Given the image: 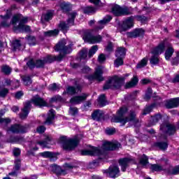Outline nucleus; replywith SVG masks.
<instances>
[{"label":"nucleus","instance_id":"nucleus-22","mask_svg":"<svg viewBox=\"0 0 179 179\" xmlns=\"http://www.w3.org/2000/svg\"><path fill=\"white\" fill-rule=\"evenodd\" d=\"M54 118H55V110H54V109H51L48 113V117L44 124L47 125H51L54 121Z\"/></svg>","mask_w":179,"mask_h":179},{"label":"nucleus","instance_id":"nucleus-24","mask_svg":"<svg viewBox=\"0 0 179 179\" xmlns=\"http://www.w3.org/2000/svg\"><path fill=\"white\" fill-rule=\"evenodd\" d=\"M145 34V31L143 29H136L132 32L127 34L128 37H139V36H143Z\"/></svg>","mask_w":179,"mask_h":179},{"label":"nucleus","instance_id":"nucleus-51","mask_svg":"<svg viewBox=\"0 0 179 179\" xmlns=\"http://www.w3.org/2000/svg\"><path fill=\"white\" fill-rule=\"evenodd\" d=\"M5 114V112L0 113V124H9L10 122V119L9 118H2V115Z\"/></svg>","mask_w":179,"mask_h":179},{"label":"nucleus","instance_id":"nucleus-48","mask_svg":"<svg viewBox=\"0 0 179 179\" xmlns=\"http://www.w3.org/2000/svg\"><path fill=\"white\" fill-rule=\"evenodd\" d=\"M153 107H156V104H152L150 106H146L145 108L143 110V115H146V114H149L152 110H153Z\"/></svg>","mask_w":179,"mask_h":179},{"label":"nucleus","instance_id":"nucleus-57","mask_svg":"<svg viewBox=\"0 0 179 179\" xmlns=\"http://www.w3.org/2000/svg\"><path fill=\"white\" fill-rule=\"evenodd\" d=\"M104 61H106V55L104 54L99 55V56L98 57V62L100 64H103Z\"/></svg>","mask_w":179,"mask_h":179},{"label":"nucleus","instance_id":"nucleus-42","mask_svg":"<svg viewBox=\"0 0 179 179\" xmlns=\"http://www.w3.org/2000/svg\"><path fill=\"white\" fill-rule=\"evenodd\" d=\"M149 158L145 155L142 156V157L140 159V164L143 166V167H146V165L149 164Z\"/></svg>","mask_w":179,"mask_h":179},{"label":"nucleus","instance_id":"nucleus-16","mask_svg":"<svg viewBox=\"0 0 179 179\" xmlns=\"http://www.w3.org/2000/svg\"><path fill=\"white\" fill-rule=\"evenodd\" d=\"M119 164L122 167V171H126L129 164H136V161L132 157L123 158L119 160Z\"/></svg>","mask_w":179,"mask_h":179},{"label":"nucleus","instance_id":"nucleus-63","mask_svg":"<svg viewBox=\"0 0 179 179\" xmlns=\"http://www.w3.org/2000/svg\"><path fill=\"white\" fill-rule=\"evenodd\" d=\"M90 71H92V69L90 68H89V66H85L83 69H82V72L83 73H89L90 72Z\"/></svg>","mask_w":179,"mask_h":179},{"label":"nucleus","instance_id":"nucleus-54","mask_svg":"<svg viewBox=\"0 0 179 179\" xmlns=\"http://www.w3.org/2000/svg\"><path fill=\"white\" fill-rule=\"evenodd\" d=\"M41 156L43 157H54V153L48 151H45L41 153Z\"/></svg>","mask_w":179,"mask_h":179},{"label":"nucleus","instance_id":"nucleus-29","mask_svg":"<svg viewBox=\"0 0 179 179\" xmlns=\"http://www.w3.org/2000/svg\"><path fill=\"white\" fill-rule=\"evenodd\" d=\"M125 54H127L125 48H117L115 52V57L124 59L125 57Z\"/></svg>","mask_w":179,"mask_h":179},{"label":"nucleus","instance_id":"nucleus-8","mask_svg":"<svg viewBox=\"0 0 179 179\" xmlns=\"http://www.w3.org/2000/svg\"><path fill=\"white\" fill-rule=\"evenodd\" d=\"M135 19H136L138 22H141L142 23H146V22H148V17L143 15L129 17L122 22L121 25V29L123 30V31L134 27V20H135Z\"/></svg>","mask_w":179,"mask_h":179},{"label":"nucleus","instance_id":"nucleus-43","mask_svg":"<svg viewBox=\"0 0 179 179\" xmlns=\"http://www.w3.org/2000/svg\"><path fill=\"white\" fill-rule=\"evenodd\" d=\"M148 65V58L144 57L136 66L137 69H141V68H144Z\"/></svg>","mask_w":179,"mask_h":179},{"label":"nucleus","instance_id":"nucleus-26","mask_svg":"<svg viewBox=\"0 0 179 179\" xmlns=\"http://www.w3.org/2000/svg\"><path fill=\"white\" fill-rule=\"evenodd\" d=\"M179 106V98H176L174 99L170 100L166 102V108H174V107H178Z\"/></svg>","mask_w":179,"mask_h":179},{"label":"nucleus","instance_id":"nucleus-20","mask_svg":"<svg viewBox=\"0 0 179 179\" xmlns=\"http://www.w3.org/2000/svg\"><path fill=\"white\" fill-rule=\"evenodd\" d=\"M88 94H83L81 96H76L70 99V103L71 104H80L83 103L86 99H87Z\"/></svg>","mask_w":179,"mask_h":179},{"label":"nucleus","instance_id":"nucleus-52","mask_svg":"<svg viewBox=\"0 0 179 179\" xmlns=\"http://www.w3.org/2000/svg\"><path fill=\"white\" fill-rule=\"evenodd\" d=\"M27 41L30 45H36L37 44V40H36V37L34 36H28Z\"/></svg>","mask_w":179,"mask_h":179},{"label":"nucleus","instance_id":"nucleus-2","mask_svg":"<svg viewBox=\"0 0 179 179\" xmlns=\"http://www.w3.org/2000/svg\"><path fill=\"white\" fill-rule=\"evenodd\" d=\"M66 44H68L66 40L62 39L55 45V50L60 53L59 56L48 55L43 60L38 59L36 62L31 59L27 63V65L30 69H33L35 66H36V68H43L45 64H51V62H54V61H61L66 54L72 52V43L67 45Z\"/></svg>","mask_w":179,"mask_h":179},{"label":"nucleus","instance_id":"nucleus-7","mask_svg":"<svg viewBox=\"0 0 179 179\" xmlns=\"http://www.w3.org/2000/svg\"><path fill=\"white\" fill-rule=\"evenodd\" d=\"M166 43H167V39H165L163 42H161L157 47L152 49L151 52L152 56L150 59L151 65H157V64H159V55L164 52Z\"/></svg>","mask_w":179,"mask_h":179},{"label":"nucleus","instance_id":"nucleus-14","mask_svg":"<svg viewBox=\"0 0 179 179\" xmlns=\"http://www.w3.org/2000/svg\"><path fill=\"white\" fill-rule=\"evenodd\" d=\"M30 129V126L28 124L20 125V124H14L11 125L8 129L9 132H12L13 134H26V132L29 131Z\"/></svg>","mask_w":179,"mask_h":179},{"label":"nucleus","instance_id":"nucleus-41","mask_svg":"<svg viewBox=\"0 0 179 179\" xmlns=\"http://www.w3.org/2000/svg\"><path fill=\"white\" fill-rule=\"evenodd\" d=\"M52 16H54V10H48L43 17L45 19L46 22L51 20L52 19Z\"/></svg>","mask_w":179,"mask_h":179},{"label":"nucleus","instance_id":"nucleus-47","mask_svg":"<svg viewBox=\"0 0 179 179\" xmlns=\"http://www.w3.org/2000/svg\"><path fill=\"white\" fill-rule=\"evenodd\" d=\"M87 52H89V50H87V48H83L80 52V59H86V58L87 57Z\"/></svg>","mask_w":179,"mask_h":179},{"label":"nucleus","instance_id":"nucleus-56","mask_svg":"<svg viewBox=\"0 0 179 179\" xmlns=\"http://www.w3.org/2000/svg\"><path fill=\"white\" fill-rule=\"evenodd\" d=\"M8 93H9V90L6 89V88H3L2 90H0V97H6V94H8Z\"/></svg>","mask_w":179,"mask_h":179},{"label":"nucleus","instance_id":"nucleus-3","mask_svg":"<svg viewBox=\"0 0 179 179\" xmlns=\"http://www.w3.org/2000/svg\"><path fill=\"white\" fill-rule=\"evenodd\" d=\"M111 19H113L112 16L106 15L102 20L99 21L98 26L96 27L94 30H84L81 31V35L85 43H90V44H96L97 43H101L103 38L100 35H94V31H98V30L104 29V26H106V24H107V23L109 22H111Z\"/></svg>","mask_w":179,"mask_h":179},{"label":"nucleus","instance_id":"nucleus-58","mask_svg":"<svg viewBox=\"0 0 179 179\" xmlns=\"http://www.w3.org/2000/svg\"><path fill=\"white\" fill-rule=\"evenodd\" d=\"M106 134L107 135H114V134H115V128L106 129Z\"/></svg>","mask_w":179,"mask_h":179},{"label":"nucleus","instance_id":"nucleus-9","mask_svg":"<svg viewBox=\"0 0 179 179\" xmlns=\"http://www.w3.org/2000/svg\"><path fill=\"white\" fill-rule=\"evenodd\" d=\"M78 165L76 164H65L64 165V169H62L61 166L52 164L51 165L52 171L55 173L57 176H65L68 171L73 170V169H77Z\"/></svg>","mask_w":179,"mask_h":179},{"label":"nucleus","instance_id":"nucleus-38","mask_svg":"<svg viewBox=\"0 0 179 179\" xmlns=\"http://www.w3.org/2000/svg\"><path fill=\"white\" fill-rule=\"evenodd\" d=\"M13 48L14 51H20V50H22V45L20 44V41H14L13 42Z\"/></svg>","mask_w":179,"mask_h":179},{"label":"nucleus","instance_id":"nucleus-64","mask_svg":"<svg viewBox=\"0 0 179 179\" xmlns=\"http://www.w3.org/2000/svg\"><path fill=\"white\" fill-rule=\"evenodd\" d=\"M172 64L173 65H177V64H179V52H177L176 57L172 61Z\"/></svg>","mask_w":179,"mask_h":179},{"label":"nucleus","instance_id":"nucleus-37","mask_svg":"<svg viewBox=\"0 0 179 179\" xmlns=\"http://www.w3.org/2000/svg\"><path fill=\"white\" fill-rule=\"evenodd\" d=\"M59 34V30L55 29V30H50V31L44 32V36H46L48 37H51V36L54 37L55 36H58Z\"/></svg>","mask_w":179,"mask_h":179},{"label":"nucleus","instance_id":"nucleus-27","mask_svg":"<svg viewBox=\"0 0 179 179\" xmlns=\"http://www.w3.org/2000/svg\"><path fill=\"white\" fill-rule=\"evenodd\" d=\"M20 85V83H19V80H17L12 81L10 79H6L4 81V86H12L15 89L19 87Z\"/></svg>","mask_w":179,"mask_h":179},{"label":"nucleus","instance_id":"nucleus-1","mask_svg":"<svg viewBox=\"0 0 179 179\" xmlns=\"http://www.w3.org/2000/svg\"><path fill=\"white\" fill-rule=\"evenodd\" d=\"M17 9V6L16 4H13L9 9L6 10V15H0L2 19L1 26L3 27H9L10 24L14 26V31H20V33H29L30 31V27L25 25V23L29 22V17H23L21 14H17L14 15L11 20L10 16H12V10H15Z\"/></svg>","mask_w":179,"mask_h":179},{"label":"nucleus","instance_id":"nucleus-49","mask_svg":"<svg viewBox=\"0 0 179 179\" xmlns=\"http://www.w3.org/2000/svg\"><path fill=\"white\" fill-rule=\"evenodd\" d=\"M22 79L25 86H29V85H31V78H30L29 76H24L22 77Z\"/></svg>","mask_w":179,"mask_h":179},{"label":"nucleus","instance_id":"nucleus-60","mask_svg":"<svg viewBox=\"0 0 179 179\" xmlns=\"http://www.w3.org/2000/svg\"><path fill=\"white\" fill-rule=\"evenodd\" d=\"M171 174H173V176H177V174H179V166L173 168L171 172Z\"/></svg>","mask_w":179,"mask_h":179},{"label":"nucleus","instance_id":"nucleus-25","mask_svg":"<svg viewBox=\"0 0 179 179\" xmlns=\"http://www.w3.org/2000/svg\"><path fill=\"white\" fill-rule=\"evenodd\" d=\"M37 144L41 146V148H48L47 145H52V141L51 137L47 136L45 138V141H38Z\"/></svg>","mask_w":179,"mask_h":179},{"label":"nucleus","instance_id":"nucleus-6","mask_svg":"<svg viewBox=\"0 0 179 179\" xmlns=\"http://www.w3.org/2000/svg\"><path fill=\"white\" fill-rule=\"evenodd\" d=\"M125 78L122 76H114L104 85L103 90L108 89H120L121 86L124 85Z\"/></svg>","mask_w":179,"mask_h":179},{"label":"nucleus","instance_id":"nucleus-30","mask_svg":"<svg viewBox=\"0 0 179 179\" xmlns=\"http://www.w3.org/2000/svg\"><path fill=\"white\" fill-rule=\"evenodd\" d=\"M15 170L14 171L9 173V176H13V177H16L17 176V171L20 169V159H17L15 161Z\"/></svg>","mask_w":179,"mask_h":179},{"label":"nucleus","instance_id":"nucleus-5","mask_svg":"<svg viewBox=\"0 0 179 179\" xmlns=\"http://www.w3.org/2000/svg\"><path fill=\"white\" fill-rule=\"evenodd\" d=\"M31 103L38 107H45L47 106V102H45V101L42 98H40L39 96L34 97L31 101H27L24 103V108L20 115L21 120H24V118H27L29 115V113H30V108L31 107Z\"/></svg>","mask_w":179,"mask_h":179},{"label":"nucleus","instance_id":"nucleus-4","mask_svg":"<svg viewBox=\"0 0 179 179\" xmlns=\"http://www.w3.org/2000/svg\"><path fill=\"white\" fill-rule=\"evenodd\" d=\"M127 113H128V108L126 106L122 107L117 113L118 116H113L112 117V122H120L122 125L127 124V122H133L134 124L139 122V120L136 119V114L134 111H130L128 117L122 118Z\"/></svg>","mask_w":179,"mask_h":179},{"label":"nucleus","instance_id":"nucleus-59","mask_svg":"<svg viewBox=\"0 0 179 179\" xmlns=\"http://www.w3.org/2000/svg\"><path fill=\"white\" fill-rule=\"evenodd\" d=\"M36 131L38 132V134H43V132H45V127H44V126H39L36 129Z\"/></svg>","mask_w":179,"mask_h":179},{"label":"nucleus","instance_id":"nucleus-13","mask_svg":"<svg viewBox=\"0 0 179 179\" xmlns=\"http://www.w3.org/2000/svg\"><path fill=\"white\" fill-rule=\"evenodd\" d=\"M87 79H88L90 82H93V80H98L99 82H101L104 80V78L103 77V66H98L95 69L94 75L87 76Z\"/></svg>","mask_w":179,"mask_h":179},{"label":"nucleus","instance_id":"nucleus-19","mask_svg":"<svg viewBox=\"0 0 179 179\" xmlns=\"http://www.w3.org/2000/svg\"><path fill=\"white\" fill-rule=\"evenodd\" d=\"M83 156H101L103 152L100 149L92 147L90 150H85L81 152Z\"/></svg>","mask_w":179,"mask_h":179},{"label":"nucleus","instance_id":"nucleus-55","mask_svg":"<svg viewBox=\"0 0 179 179\" xmlns=\"http://www.w3.org/2000/svg\"><path fill=\"white\" fill-rule=\"evenodd\" d=\"M152 88H148L145 92V99L149 100V99H150V96H152Z\"/></svg>","mask_w":179,"mask_h":179},{"label":"nucleus","instance_id":"nucleus-44","mask_svg":"<svg viewBox=\"0 0 179 179\" xmlns=\"http://www.w3.org/2000/svg\"><path fill=\"white\" fill-rule=\"evenodd\" d=\"M1 72H3V73H5V75H10V72H12V69L8 65H4L1 67Z\"/></svg>","mask_w":179,"mask_h":179},{"label":"nucleus","instance_id":"nucleus-32","mask_svg":"<svg viewBox=\"0 0 179 179\" xmlns=\"http://www.w3.org/2000/svg\"><path fill=\"white\" fill-rule=\"evenodd\" d=\"M154 146L159 148L161 150H166L169 148V143L167 142H157L154 143Z\"/></svg>","mask_w":179,"mask_h":179},{"label":"nucleus","instance_id":"nucleus-31","mask_svg":"<svg viewBox=\"0 0 179 179\" xmlns=\"http://www.w3.org/2000/svg\"><path fill=\"white\" fill-rule=\"evenodd\" d=\"M160 120H162V115L160 114H157L153 117H151V119L150 120V124H149L148 127H151V125H155V124H157V122H159Z\"/></svg>","mask_w":179,"mask_h":179},{"label":"nucleus","instance_id":"nucleus-18","mask_svg":"<svg viewBox=\"0 0 179 179\" xmlns=\"http://www.w3.org/2000/svg\"><path fill=\"white\" fill-rule=\"evenodd\" d=\"M119 148H121V143L117 141H106L102 145V149L103 150H115Z\"/></svg>","mask_w":179,"mask_h":179},{"label":"nucleus","instance_id":"nucleus-39","mask_svg":"<svg viewBox=\"0 0 179 179\" xmlns=\"http://www.w3.org/2000/svg\"><path fill=\"white\" fill-rule=\"evenodd\" d=\"M173 54H174V49L171 47L168 48L165 52V58L166 59H170Z\"/></svg>","mask_w":179,"mask_h":179},{"label":"nucleus","instance_id":"nucleus-45","mask_svg":"<svg viewBox=\"0 0 179 179\" xmlns=\"http://www.w3.org/2000/svg\"><path fill=\"white\" fill-rule=\"evenodd\" d=\"M97 50H99V47L97 45L92 46L88 52L89 57L91 58V57H93L96 52H97Z\"/></svg>","mask_w":179,"mask_h":179},{"label":"nucleus","instance_id":"nucleus-62","mask_svg":"<svg viewBox=\"0 0 179 179\" xmlns=\"http://www.w3.org/2000/svg\"><path fill=\"white\" fill-rule=\"evenodd\" d=\"M13 153L14 156L17 157L20 155L21 151L20 149L19 148H14L13 150Z\"/></svg>","mask_w":179,"mask_h":179},{"label":"nucleus","instance_id":"nucleus-33","mask_svg":"<svg viewBox=\"0 0 179 179\" xmlns=\"http://www.w3.org/2000/svg\"><path fill=\"white\" fill-rule=\"evenodd\" d=\"M66 99L62 98L60 95H55L50 99V103H62Z\"/></svg>","mask_w":179,"mask_h":179},{"label":"nucleus","instance_id":"nucleus-34","mask_svg":"<svg viewBox=\"0 0 179 179\" xmlns=\"http://www.w3.org/2000/svg\"><path fill=\"white\" fill-rule=\"evenodd\" d=\"M83 10L84 13H86L87 15H93V13H96V8L94 7L87 6L83 8Z\"/></svg>","mask_w":179,"mask_h":179},{"label":"nucleus","instance_id":"nucleus-35","mask_svg":"<svg viewBox=\"0 0 179 179\" xmlns=\"http://www.w3.org/2000/svg\"><path fill=\"white\" fill-rule=\"evenodd\" d=\"M60 8L63 12H69L71 10V3L62 2L60 3Z\"/></svg>","mask_w":179,"mask_h":179},{"label":"nucleus","instance_id":"nucleus-12","mask_svg":"<svg viewBox=\"0 0 179 179\" xmlns=\"http://www.w3.org/2000/svg\"><path fill=\"white\" fill-rule=\"evenodd\" d=\"M76 12H72L69 13L67 20V23L65 22H61L59 24V27L60 30H62L64 32L66 31L71 26H73L75 24V17H76Z\"/></svg>","mask_w":179,"mask_h":179},{"label":"nucleus","instance_id":"nucleus-50","mask_svg":"<svg viewBox=\"0 0 179 179\" xmlns=\"http://www.w3.org/2000/svg\"><path fill=\"white\" fill-rule=\"evenodd\" d=\"M21 141H23L22 137L16 136V137H10V140H8V142H10V143H17Z\"/></svg>","mask_w":179,"mask_h":179},{"label":"nucleus","instance_id":"nucleus-40","mask_svg":"<svg viewBox=\"0 0 179 179\" xmlns=\"http://www.w3.org/2000/svg\"><path fill=\"white\" fill-rule=\"evenodd\" d=\"M150 169L152 171H163L165 170L163 166L159 164H151Z\"/></svg>","mask_w":179,"mask_h":179},{"label":"nucleus","instance_id":"nucleus-21","mask_svg":"<svg viewBox=\"0 0 179 179\" xmlns=\"http://www.w3.org/2000/svg\"><path fill=\"white\" fill-rule=\"evenodd\" d=\"M82 90V87L80 86H77L76 88L75 87L69 86L66 88V91H64L63 92V96H65V94H75V93H79Z\"/></svg>","mask_w":179,"mask_h":179},{"label":"nucleus","instance_id":"nucleus-10","mask_svg":"<svg viewBox=\"0 0 179 179\" xmlns=\"http://www.w3.org/2000/svg\"><path fill=\"white\" fill-rule=\"evenodd\" d=\"M60 142L62 144V148L64 150H72L79 145V140L78 138H68L66 136H62Z\"/></svg>","mask_w":179,"mask_h":179},{"label":"nucleus","instance_id":"nucleus-15","mask_svg":"<svg viewBox=\"0 0 179 179\" xmlns=\"http://www.w3.org/2000/svg\"><path fill=\"white\" fill-rule=\"evenodd\" d=\"M160 131L164 135H174L176 134V126L169 122H164L160 126Z\"/></svg>","mask_w":179,"mask_h":179},{"label":"nucleus","instance_id":"nucleus-28","mask_svg":"<svg viewBox=\"0 0 179 179\" xmlns=\"http://www.w3.org/2000/svg\"><path fill=\"white\" fill-rule=\"evenodd\" d=\"M138 82H139V80L138 79V76H134L131 81L127 83L125 85V88L129 89V87H134V86H136V85H138Z\"/></svg>","mask_w":179,"mask_h":179},{"label":"nucleus","instance_id":"nucleus-11","mask_svg":"<svg viewBox=\"0 0 179 179\" xmlns=\"http://www.w3.org/2000/svg\"><path fill=\"white\" fill-rule=\"evenodd\" d=\"M132 9L131 7L127 6H120V5L115 4L112 6V13L115 16H122V15H131Z\"/></svg>","mask_w":179,"mask_h":179},{"label":"nucleus","instance_id":"nucleus-23","mask_svg":"<svg viewBox=\"0 0 179 179\" xmlns=\"http://www.w3.org/2000/svg\"><path fill=\"white\" fill-rule=\"evenodd\" d=\"M92 117L95 121H101L104 120V113L100 110H96L92 114Z\"/></svg>","mask_w":179,"mask_h":179},{"label":"nucleus","instance_id":"nucleus-46","mask_svg":"<svg viewBox=\"0 0 179 179\" xmlns=\"http://www.w3.org/2000/svg\"><path fill=\"white\" fill-rule=\"evenodd\" d=\"M117 59L114 62V65L115 68H118L121 66V65H124V59L122 57H116Z\"/></svg>","mask_w":179,"mask_h":179},{"label":"nucleus","instance_id":"nucleus-53","mask_svg":"<svg viewBox=\"0 0 179 179\" xmlns=\"http://www.w3.org/2000/svg\"><path fill=\"white\" fill-rule=\"evenodd\" d=\"M69 113L70 115H78V113H79V110L76 107H70Z\"/></svg>","mask_w":179,"mask_h":179},{"label":"nucleus","instance_id":"nucleus-36","mask_svg":"<svg viewBox=\"0 0 179 179\" xmlns=\"http://www.w3.org/2000/svg\"><path fill=\"white\" fill-rule=\"evenodd\" d=\"M98 103L100 107H104L107 104V101H106V95L101 94L98 98Z\"/></svg>","mask_w":179,"mask_h":179},{"label":"nucleus","instance_id":"nucleus-17","mask_svg":"<svg viewBox=\"0 0 179 179\" xmlns=\"http://www.w3.org/2000/svg\"><path fill=\"white\" fill-rule=\"evenodd\" d=\"M103 173L110 178H115L120 176V168L117 165L110 166L108 170L103 171Z\"/></svg>","mask_w":179,"mask_h":179},{"label":"nucleus","instance_id":"nucleus-61","mask_svg":"<svg viewBox=\"0 0 179 179\" xmlns=\"http://www.w3.org/2000/svg\"><path fill=\"white\" fill-rule=\"evenodd\" d=\"M24 94L23 93L22 91H18V92H17L15 93V99H20L21 97H22V96H23Z\"/></svg>","mask_w":179,"mask_h":179}]
</instances>
